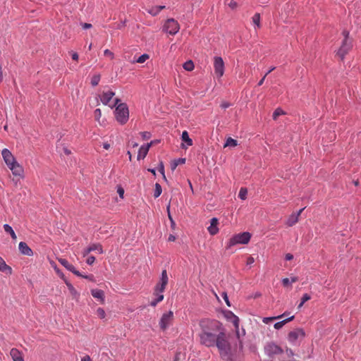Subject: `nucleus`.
I'll use <instances>...</instances> for the list:
<instances>
[{
    "mask_svg": "<svg viewBox=\"0 0 361 361\" xmlns=\"http://www.w3.org/2000/svg\"><path fill=\"white\" fill-rule=\"evenodd\" d=\"M66 284L72 294H75L77 293L74 287L71 283H67Z\"/></svg>",
    "mask_w": 361,
    "mask_h": 361,
    "instance_id": "nucleus-46",
    "label": "nucleus"
},
{
    "mask_svg": "<svg viewBox=\"0 0 361 361\" xmlns=\"http://www.w3.org/2000/svg\"><path fill=\"white\" fill-rule=\"evenodd\" d=\"M252 23L255 25H256L257 27H260V15L258 13H256L252 16Z\"/></svg>",
    "mask_w": 361,
    "mask_h": 361,
    "instance_id": "nucleus-34",
    "label": "nucleus"
},
{
    "mask_svg": "<svg viewBox=\"0 0 361 361\" xmlns=\"http://www.w3.org/2000/svg\"><path fill=\"white\" fill-rule=\"evenodd\" d=\"M175 240H176V236L175 235H173L172 234L169 235V238H168L169 241H170V242L171 241H174Z\"/></svg>",
    "mask_w": 361,
    "mask_h": 361,
    "instance_id": "nucleus-59",
    "label": "nucleus"
},
{
    "mask_svg": "<svg viewBox=\"0 0 361 361\" xmlns=\"http://www.w3.org/2000/svg\"><path fill=\"white\" fill-rule=\"evenodd\" d=\"M286 353L288 356H293V355H294L293 351L290 348L286 349Z\"/></svg>",
    "mask_w": 361,
    "mask_h": 361,
    "instance_id": "nucleus-56",
    "label": "nucleus"
},
{
    "mask_svg": "<svg viewBox=\"0 0 361 361\" xmlns=\"http://www.w3.org/2000/svg\"><path fill=\"white\" fill-rule=\"evenodd\" d=\"M224 314L225 318L231 322L233 326H235V329L237 332V335L238 336V328H239V318L238 316H236L233 312L231 310H226L224 312Z\"/></svg>",
    "mask_w": 361,
    "mask_h": 361,
    "instance_id": "nucleus-12",
    "label": "nucleus"
},
{
    "mask_svg": "<svg viewBox=\"0 0 361 361\" xmlns=\"http://www.w3.org/2000/svg\"><path fill=\"white\" fill-rule=\"evenodd\" d=\"M156 295V298L154 299H153L149 305L150 306L152 307H155L157 306V305L161 301H162L164 300V295L163 294H154Z\"/></svg>",
    "mask_w": 361,
    "mask_h": 361,
    "instance_id": "nucleus-27",
    "label": "nucleus"
},
{
    "mask_svg": "<svg viewBox=\"0 0 361 361\" xmlns=\"http://www.w3.org/2000/svg\"><path fill=\"white\" fill-rule=\"evenodd\" d=\"M183 68L186 71H191L194 69V63L193 62L190 60L183 63Z\"/></svg>",
    "mask_w": 361,
    "mask_h": 361,
    "instance_id": "nucleus-31",
    "label": "nucleus"
},
{
    "mask_svg": "<svg viewBox=\"0 0 361 361\" xmlns=\"http://www.w3.org/2000/svg\"><path fill=\"white\" fill-rule=\"evenodd\" d=\"M81 361H92V360L89 355H85L81 359Z\"/></svg>",
    "mask_w": 361,
    "mask_h": 361,
    "instance_id": "nucleus-57",
    "label": "nucleus"
},
{
    "mask_svg": "<svg viewBox=\"0 0 361 361\" xmlns=\"http://www.w3.org/2000/svg\"><path fill=\"white\" fill-rule=\"evenodd\" d=\"M218 224L219 220L216 217H214L210 220V225L207 228L208 232L210 235H214L219 232Z\"/></svg>",
    "mask_w": 361,
    "mask_h": 361,
    "instance_id": "nucleus-16",
    "label": "nucleus"
},
{
    "mask_svg": "<svg viewBox=\"0 0 361 361\" xmlns=\"http://www.w3.org/2000/svg\"><path fill=\"white\" fill-rule=\"evenodd\" d=\"M169 282L167 271L162 270L159 282L155 286L154 294H163Z\"/></svg>",
    "mask_w": 361,
    "mask_h": 361,
    "instance_id": "nucleus-7",
    "label": "nucleus"
},
{
    "mask_svg": "<svg viewBox=\"0 0 361 361\" xmlns=\"http://www.w3.org/2000/svg\"><path fill=\"white\" fill-rule=\"evenodd\" d=\"M115 95V92L113 91L103 92L101 97V102L104 105H108L112 97Z\"/></svg>",
    "mask_w": 361,
    "mask_h": 361,
    "instance_id": "nucleus-20",
    "label": "nucleus"
},
{
    "mask_svg": "<svg viewBox=\"0 0 361 361\" xmlns=\"http://www.w3.org/2000/svg\"><path fill=\"white\" fill-rule=\"evenodd\" d=\"M82 27L83 29H88V28H90V27H92V24H90V23H82Z\"/></svg>",
    "mask_w": 361,
    "mask_h": 361,
    "instance_id": "nucleus-53",
    "label": "nucleus"
},
{
    "mask_svg": "<svg viewBox=\"0 0 361 361\" xmlns=\"http://www.w3.org/2000/svg\"><path fill=\"white\" fill-rule=\"evenodd\" d=\"M104 54L105 56H111V59L114 58V54L109 49H105L104 51Z\"/></svg>",
    "mask_w": 361,
    "mask_h": 361,
    "instance_id": "nucleus-47",
    "label": "nucleus"
},
{
    "mask_svg": "<svg viewBox=\"0 0 361 361\" xmlns=\"http://www.w3.org/2000/svg\"><path fill=\"white\" fill-rule=\"evenodd\" d=\"M1 155L8 167L16 161L13 155L8 149H4L1 152Z\"/></svg>",
    "mask_w": 361,
    "mask_h": 361,
    "instance_id": "nucleus-13",
    "label": "nucleus"
},
{
    "mask_svg": "<svg viewBox=\"0 0 361 361\" xmlns=\"http://www.w3.org/2000/svg\"><path fill=\"white\" fill-rule=\"evenodd\" d=\"M158 170L162 174L164 179L165 180H166V178L165 173H164V163L162 161H160L159 163Z\"/></svg>",
    "mask_w": 361,
    "mask_h": 361,
    "instance_id": "nucleus-36",
    "label": "nucleus"
},
{
    "mask_svg": "<svg viewBox=\"0 0 361 361\" xmlns=\"http://www.w3.org/2000/svg\"><path fill=\"white\" fill-rule=\"evenodd\" d=\"M228 5L230 8L234 9L237 6V3L233 0H231L230 2L228 3Z\"/></svg>",
    "mask_w": 361,
    "mask_h": 361,
    "instance_id": "nucleus-45",
    "label": "nucleus"
},
{
    "mask_svg": "<svg viewBox=\"0 0 361 361\" xmlns=\"http://www.w3.org/2000/svg\"><path fill=\"white\" fill-rule=\"evenodd\" d=\"M298 221V218L293 214L288 218L287 224L288 226H293Z\"/></svg>",
    "mask_w": 361,
    "mask_h": 361,
    "instance_id": "nucleus-30",
    "label": "nucleus"
},
{
    "mask_svg": "<svg viewBox=\"0 0 361 361\" xmlns=\"http://www.w3.org/2000/svg\"><path fill=\"white\" fill-rule=\"evenodd\" d=\"M130 143L133 147H137L138 146V144L136 142L130 141Z\"/></svg>",
    "mask_w": 361,
    "mask_h": 361,
    "instance_id": "nucleus-64",
    "label": "nucleus"
},
{
    "mask_svg": "<svg viewBox=\"0 0 361 361\" xmlns=\"http://www.w3.org/2000/svg\"><path fill=\"white\" fill-rule=\"evenodd\" d=\"M120 102V99H118V98H116V99H115V103H114V104H113L112 106H111V108L116 107V106H117L118 104H118V102Z\"/></svg>",
    "mask_w": 361,
    "mask_h": 361,
    "instance_id": "nucleus-58",
    "label": "nucleus"
},
{
    "mask_svg": "<svg viewBox=\"0 0 361 361\" xmlns=\"http://www.w3.org/2000/svg\"><path fill=\"white\" fill-rule=\"evenodd\" d=\"M214 69L218 78L223 76L224 73V62L221 56H214Z\"/></svg>",
    "mask_w": 361,
    "mask_h": 361,
    "instance_id": "nucleus-11",
    "label": "nucleus"
},
{
    "mask_svg": "<svg viewBox=\"0 0 361 361\" xmlns=\"http://www.w3.org/2000/svg\"><path fill=\"white\" fill-rule=\"evenodd\" d=\"M200 341L206 347H214L218 335L224 331V325L216 319H204L200 322Z\"/></svg>",
    "mask_w": 361,
    "mask_h": 361,
    "instance_id": "nucleus-1",
    "label": "nucleus"
},
{
    "mask_svg": "<svg viewBox=\"0 0 361 361\" xmlns=\"http://www.w3.org/2000/svg\"><path fill=\"white\" fill-rule=\"evenodd\" d=\"M101 114V110L99 109H97L94 110V116L96 118L100 117Z\"/></svg>",
    "mask_w": 361,
    "mask_h": 361,
    "instance_id": "nucleus-51",
    "label": "nucleus"
},
{
    "mask_svg": "<svg viewBox=\"0 0 361 361\" xmlns=\"http://www.w3.org/2000/svg\"><path fill=\"white\" fill-rule=\"evenodd\" d=\"M251 238V234L249 232H243L232 236L227 243L226 249H230L231 247L242 244L245 245L249 243Z\"/></svg>",
    "mask_w": 361,
    "mask_h": 361,
    "instance_id": "nucleus-4",
    "label": "nucleus"
},
{
    "mask_svg": "<svg viewBox=\"0 0 361 361\" xmlns=\"http://www.w3.org/2000/svg\"><path fill=\"white\" fill-rule=\"evenodd\" d=\"M8 168L12 171L13 176H22L23 174V169L17 161L13 163Z\"/></svg>",
    "mask_w": 361,
    "mask_h": 361,
    "instance_id": "nucleus-17",
    "label": "nucleus"
},
{
    "mask_svg": "<svg viewBox=\"0 0 361 361\" xmlns=\"http://www.w3.org/2000/svg\"><path fill=\"white\" fill-rule=\"evenodd\" d=\"M101 76L99 74L94 75L91 78V85L93 87L97 86L100 81Z\"/></svg>",
    "mask_w": 361,
    "mask_h": 361,
    "instance_id": "nucleus-33",
    "label": "nucleus"
},
{
    "mask_svg": "<svg viewBox=\"0 0 361 361\" xmlns=\"http://www.w3.org/2000/svg\"><path fill=\"white\" fill-rule=\"evenodd\" d=\"M305 333L302 329L298 328L289 332L288 336V341L293 344L296 345L298 338H303Z\"/></svg>",
    "mask_w": 361,
    "mask_h": 361,
    "instance_id": "nucleus-10",
    "label": "nucleus"
},
{
    "mask_svg": "<svg viewBox=\"0 0 361 361\" xmlns=\"http://www.w3.org/2000/svg\"><path fill=\"white\" fill-rule=\"evenodd\" d=\"M254 262H255L254 258L252 257H249L247 258V264L251 265L252 264L254 263Z\"/></svg>",
    "mask_w": 361,
    "mask_h": 361,
    "instance_id": "nucleus-54",
    "label": "nucleus"
},
{
    "mask_svg": "<svg viewBox=\"0 0 361 361\" xmlns=\"http://www.w3.org/2000/svg\"><path fill=\"white\" fill-rule=\"evenodd\" d=\"M266 77L267 76H265V75H264V77L258 82V84H257L258 86H261L263 84Z\"/></svg>",
    "mask_w": 361,
    "mask_h": 361,
    "instance_id": "nucleus-61",
    "label": "nucleus"
},
{
    "mask_svg": "<svg viewBox=\"0 0 361 361\" xmlns=\"http://www.w3.org/2000/svg\"><path fill=\"white\" fill-rule=\"evenodd\" d=\"M293 255L290 253L286 254L285 256V259L287 261H290V260L293 259Z\"/></svg>",
    "mask_w": 361,
    "mask_h": 361,
    "instance_id": "nucleus-52",
    "label": "nucleus"
},
{
    "mask_svg": "<svg viewBox=\"0 0 361 361\" xmlns=\"http://www.w3.org/2000/svg\"><path fill=\"white\" fill-rule=\"evenodd\" d=\"M238 145V141L235 139H233L231 137H228L225 144H224V147H235Z\"/></svg>",
    "mask_w": 361,
    "mask_h": 361,
    "instance_id": "nucleus-28",
    "label": "nucleus"
},
{
    "mask_svg": "<svg viewBox=\"0 0 361 361\" xmlns=\"http://www.w3.org/2000/svg\"><path fill=\"white\" fill-rule=\"evenodd\" d=\"M10 355L13 361H24L21 353L16 348H12Z\"/></svg>",
    "mask_w": 361,
    "mask_h": 361,
    "instance_id": "nucleus-21",
    "label": "nucleus"
},
{
    "mask_svg": "<svg viewBox=\"0 0 361 361\" xmlns=\"http://www.w3.org/2000/svg\"><path fill=\"white\" fill-rule=\"evenodd\" d=\"M343 35L344 36V39L343 40L342 44L339 48L337 54L341 57V59L344 58L345 54L349 51V50L352 47L351 42L348 40L349 32L347 30H344L343 32Z\"/></svg>",
    "mask_w": 361,
    "mask_h": 361,
    "instance_id": "nucleus-5",
    "label": "nucleus"
},
{
    "mask_svg": "<svg viewBox=\"0 0 361 361\" xmlns=\"http://www.w3.org/2000/svg\"><path fill=\"white\" fill-rule=\"evenodd\" d=\"M103 147L105 149H109V147H110V145L107 142H104L103 144Z\"/></svg>",
    "mask_w": 361,
    "mask_h": 361,
    "instance_id": "nucleus-63",
    "label": "nucleus"
},
{
    "mask_svg": "<svg viewBox=\"0 0 361 361\" xmlns=\"http://www.w3.org/2000/svg\"><path fill=\"white\" fill-rule=\"evenodd\" d=\"M247 190L245 188H241L240 189L239 193H238V197L242 200H245L247 198Z\"/></svg>",
    "mask_w": 361,
    "mask_h": 361,
    "instance_id": "nucleus-32",
    "label": "nucleus"
},
{
    "mask_svg": "<svg viewBox=\"0 0 361 361\" xmlns=\"http://www.w3.org/2000/svg\"><path fill=\"white\" fill-rule=\"evenodd\" d=\"M173 319V312L172 311H169L168 312H165L162 314L160 321H159V326L162 331H165L168 329V327L171 324V322Z\"/></svg>",
    "mask_w": 361,
    "mask_h": 361,
    "instance_id": "nucleus-9",
    "label": "nucleus"
},
{
    "mask_svg": "<svg viewBox=\"0 0 361 361\" xmlns=\"http://www.w3.org/2000/svg\"><path fill=\"white\" fill-rule=\"evenodd\" d=\"M91 294L94 298L99 300L101 302L104 301V293L102 290L92 289L91 290Z\"/></svg>",
    "mask_w": 361,
    "mask_h": 361,
    "instance_id": "nucleus-22",
    "label": "nucleus"
},
{
    "mask_svg": "<svg viewBox=\"0 0 361 361\" xmlns=\"http://www.w3.org/2000/svg\"><path fill=\"white\" fill-rule=\"evenodd\" d=\"M181 139L183 142H185L187 146L192 145V140L190 138L188 133L186 130H184L181 135Z\"/></svg>",
    "mask_w": 361,
    "mask_h": 361,
    "instance_id": "nucleus-26",
    "label": "nucleus"
},
{
    "mask_svg": "<svg viewBox=\"0 0 361 361\" xmlns=\"http://www.w3.org/2000/svg\"><path fill=\"white\" fill-rule=\"evenodd\" d=\"M219 333L215 342V346L218 348L220 357L225 361H233L231 345L228 341L226 329L224 327V331Z\"/></svg>",
    "mask_w": 361,
    "mask_h": 361,
    "instance_id": "nucleus-2",
    "label": "nucleus"
},
{
    "mask_svg": "<svg viewBox=\"0 0 361 361\" xmlns=\"http://www.w3.org/2000/svg\"><path fill=\"white\" fill-rule=\"evenodd\" d=\"M284 112L282 109H276L274 112L273 113V118L274 119H276V118L280 116V115H282L283 114Z\"/></svg>",
    "mask_w": 361,
    "mask_h": 361,
    "instance_id": "nucleus-38",
    "label": "nucleus"
},
{
    "mask_svg": "<svg viewBox=\"0 0 361 361\" xmlns=\"http://www.w3.org/2000/svg\"><path fill=\"white\" fill-rule=\"evenodd\" d=\"M141 136L144 139V140H147L151 136V134L149 132H147V131H145V132H141Z\"/></svg>",
    "mask_w": 361,
    "mask_h": 361,
    "instance_id": "nucleus-42",
    "label": "nucleus"
},
{
    "mask_svg": "<svg viewBox=\"0 0 361 361\" xmlns=\"http://www.w3.org/2000/svg\"><path fill=\"white\" fill-rule=\"evenodd\" d=\"M282 285L284 287H288L291 286V282H290V279L288 278H284L281 281Z\"/></svg>",
    "mask_w": 361,
    "mask_h": 361,
    "instance_id": "nucleus-40",
    "label": "nucleus"
},
{
    "mask_svg": "<svg viewBox=\"0 0 361 361\" xmlns=\"http://www.w3.org/2000/svg\"><path fill=\"white\" fill-rule=\"evenodd\" d=\"M117 192H118L120 197L123 198V194H124V190L121 187H118V190H117Z\"/></svg>",
    "mask_w": 361,
    "mask_h": 361,
    "instance_id": "nucleus-49",
    "label": "nucleus"
},
{
    "mask_svg": "<svg viewBox=\"0 0 361 361\" xmlns=\"http://www.w3.org/2000/svg\"><path fill=\"white\" fill-rule=\"evenodd\" d=\"M0 271L7 274H11L12 273L11 267L6 264L1 257H0Z\"/></svg>",
    "mask_w": 361,
    "mask_h": 361,
    "instance_id": "nucleus-23",
    "label": "nucleus"
},
{
    "mask_svg": "<svg viewBox=\"0 0 361 361\" xmlns=\"http://www.w3.org/2000/svg\"><path fill=\"white\" fill-rule=\"evenodd\" d=\"M148 59H149V55L147 54H143L137 58V59L136 60V62L139 63H142L145 62V61Z\"/></svg>",
    "mask_w": 361,
    "mask_h": 361,
    "instance_id": "nucleus-35",
    "label": "nucleus"
},
{
    "mask_svg": "<svg viewBox=\"0 0 361 361\" xmlns=\"http://www.w3.org/2000/svg\"><path fill=\"white\" fill-rule=\"evenodd\" d=\"M18 249L21 254L27 256H32L33 255L32 250L25 242H20Z\"/></svg>",
    "mask_w": 361,
    "mask_h": 361,
    "instance_id": "nucleus-19",
    "label": "nucleus"
},
{
    "mask_svg": "<svg viewBox=\"0 0 361 361\" xmlns=\"http://www.w3.org/2000/svg\"><path fill=\"white\" fill-rule=\"evenodd\" d=\"M293 319L294 316H291L286 319L275 323L274 326L276 329H279L282 328L287 322L292 321Z\"/></svg>",
    "mask_w": 361,
    "mask_h": 361,
    "instance_id": "nucleus-25",
    "label": "nucleus"
},
{
    "mask_svg": "<svg viewBox=\"0 0 361 361\" xmlns=\"http://www.w3.org/2000/svg\"><path fill=\"white\" fill-rule=\"evenodd\" d=\"M162 192V188L159 183H155V188L154 191V198L159 197Z\"/></svg>",
    "mask_w": 361,
    "mask_h": 361,
    "instance_id": "nucleus-29",
    "label": "nucleus"
},
{
    "mask_svg": "<svg viewBox=\"0 0 361 361\" xmlns=\"http://www.w3.org/2000/svg\"><path fill=\"white\" fill-rule=\"evenodd\" d=\"M4 231L8 234L11 235V237L13 240H16L17 239V235L15 233V231H13V228L7 224H5L4 226Z\"/></svg>",
    "mask_w": 361,
    "mask_h": 361,
    "instance_id": "nucleus-24",
    "label": "nucleus"
},
{
    "mask_svg": "<svg viewBox=\"0 0 361 361\" xmlns=\"http://www.w3.org/2000/svg\"><path fill=\"white\" fill-rule=\"evenodd\" d=\"M59 262L67 270L71 271L75 275H76V276H82V274L79 271H78L73 264H70L68 262L67 259L61 258V259H59Z\"/></svg>",
    "mask_w": 361,
    "mask_h": 361,
    "instance_id": "nucleus-15",
    "label": "nucleus"
},
{
    "mask_svg": "<svg viewBox=\"0 0 361 361\" xmlns=\"http://www.w3.org/2000/svg\"><path fill=\"white\" fill-rule=\"evenodd\" d=\"M152 144V142H151L146 145H143L140 147L138 153H137V157L138 160L143 159L145 158Z\"/></svg>",
    "mask_w": 361,
    "mask_h": 361,
    "instance_id": "nucleus-18",
    "label": "nucleus"
},
{
    "mask_svg": "<svg viewBox=\"0 0 361 361\" xmlns=\"http://www.w3.org/2000/svg\"><path fill=\"white\" fill-rule=\"evenodd\" d=\"M95 257L94 256H90L87 259V264L89 265H92L95 262Z\"/></svg>",
    "mask_w": 361,
    "mask_h": 361,
    "instance_id": "nucleus-44",
    "label": "nucleus"
},
{
    "mask_svg": "<svg viewBox=\"0 0 361 361\" xmlns=\"http://www.w3.org/2000/svg\"><path fill=\"white\" fill-rule=\"evenodd\" d=\"M222 295V297H223L224 300H225V302H226V305H227L228 307H231V303H230V301H229V300H228V295H227V293L224 292V293H222V295Z\"/></svg>",
    "mask_w": 361,
    "mask_h": 361,
    "instance_id": "nucleus-43",
    "label": "nucleus"
},
{
    "mask_svg": "<svg viewBox=\"0 0 361 361\" xmlns=\"http://www.w3.org/2000/svg\"><path fill=\"white\" fill-rule=\"evenodd\" d=\"M97 314L98 315L99 317H100L101 319H103L106 316V313H105V311L103 308L102 307H99L97 310Z\"/></svg>",
    "mask_w": 361,
    "mask_h": 361,
    "instance_id": "nucleus-37",
    "label": "nucleus"
},
{
    "mask_svg": "<svg viewBox=\"0 0 361 361\" xmlns=\"http://www.w3.org/2000/svg\"><path fill=\"white\" fill-rule=\"evenodd\" d=\"M310 298H311V297L309 294H307V293L303 294V295L302 296V298H301L302 304H304L305 302L310 300Z\"/></svg>",
    "mask_w": 361,
    "mask_h": 361,
    "instance_id": "nucleus-41",
    "label": "nucleus"
},
{
    "mask_svg": "<svg viewBox=\"0 0 361 361\" xmlns=\"http://www.w3.org/2000/svg\"><path fill=\"white\" fill-rule=\"evenodd\" d=\"M148 13L152 16H155L159 13V11L156 6H154L148 10Z\"/></svg>",
    "mask_w": 361,
    "mask_h": 361,
    "instance_id": "nucleus-39",
    "label": "nucleus"
},
{
    "mask_svg": "<svg viewBox=\"0 0 361 361\" xmlns=\"http://www.w3.org/2000/svg\"><path fill=\"white\" fill-rule=\"evenodd\" d=\"M71 57H72L73 60L76 61L78 59V54L76 52H72Z\"/></svg>",
    "mask_w": 361,
    "mask_h": 361,
    "instance_id": "nucleus-55",
    "label": "nucleus"
},
{
    "mask_svg": "<svg viewBox=\"0 0 361 361\" xmlns=\"http://www.w3.org/2000/svg\"><path fill=\"white\" fill-rule=\"evenodd\" d=\"M80 277H82V278H84V279H87L90 281H93V279H94V276L92 274H90V275H83L82 274V276H79Z\"/></svg>",
    "mask_w": 361,
    "mask_h": 361,
    "instance_id": "nucleus-50",
    "label": "nucleus"
},
{
    "mask_svg": "<svg viewBox=\"0 0 361 361\" xmlns=\"http://www.w3.org/2000/svg\"><path fill=\"white\" fill-rule=\"evenodd\" d=\"M283 349L274 342L267 343L264 346V353L269 357L283 353Z\"/></svg>",
    "mask_w": 361,
    "mask_h": 361,
    "instance_id": "nucleus-6",
    "label": "nucleus"
},
{
    "mask_svg": "<svg viewBox=\"0 0 361 361\" xmlns=\"http://www.w3.org/2000/svg\"><path fill=\"white\" fill-rule=\"evenodd\" d=\"M179 29L178 23L173 18L168 19L164 25V30L171 35H176Z\"/></svg>",
    "mask_w": 361,
    "mask_h": 361,
    "instance_id": "nucleus-8",
    "label": "nucleus"
},
{
    "mask_svg": "<svg viewBox=\"0 0 361 361\" xmlns=\"http://www.w3.org/2000/svg\"><path fill=\"white\" fill-rule=\"evenodd\" d=\"M176 161L178 163V164H184V163H185V159H184V158H180V159H178L177 161Z\"/></svg>",
    "mask_w": 361,
    "mask_h": 361,
    "instance_id": "nucleus-60",
    "label": "nucleus"
},
{
    "mask_svg": "<svg viewBox=\"0 0 361 361\" xmlns=\"http://www.w3.org/2000/svg\"><path fill=\"white\" fill-rule=\"evenodd\" d=\"M230 106H231V104L229 102H222L221 104V107L222 109H227V108H228Z\"/></svg>",
    "mask_w": 361,
    "mask_h": 361,
    "instance_id": "nucleus-48",
    "label": "nucleus"
},
{
    "mask_svg": "<svg viewBox=\"0 0 361 361\" xmlns=\"http://www.w3.org/2000/svg\"><path fill=\"white\" fill-rule=\"evenodd\" d=\"M115 117L116 121L121 125L127 123L129 118V110L126 104L121 103L116 106Z\"/></svg>",
    "mask_w": 361,
    "mask_h": 361,
    "instance_id": "nucleus-3",
    "label": "nucleus"
},
{
    "mask_svg": "<svg viewBox=\"0 0 361 361\" xmlns=\"http://www.w3.org/2000/svg\"><path fill=\"white\" fill-rule=\"evenodd\" d=\"M304 209H305V208H302V209H300V210H298V211L297 212V213H296V214H295V216H297V217L298 218V217H299V216L301 214V213L302 212V211H303Z\"/></svg>",
    "mask_w": 361,
    "mask_h": 361,
    "instance_id": "nucleus-62",
    "label": "nucleus"
},
{
    "mask_svg": "<svg viewBox=\"0 0 361 361\" xmlns=\"http://www.w3.org/2000/svg\"><path fill=\"white\" fill-rule=\"evenodd\" d=\"M93 251H97L99 254H102L104 252L102 246L99 243H94L83 250V256H87L89 253Z\"/></svg>",
    "mask_w": 361,
    "mask_h": 361,
    "instance_id": "nucleus-14",
    "label": "nucleus"
}]
</instances>
